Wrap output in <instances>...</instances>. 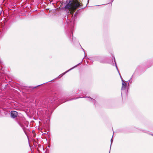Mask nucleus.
Masks as SVG:
<instances>
[{
    "label": "nucleus",
    "instance_id": "obj_1",
    "mask_svg": "<svg viewBox=\"0 0 153 153\" xmlns=\"http://www.w3.org/2000/svg\"><path fill=\"white\" fill-rule=\"evenodd\" d=\"M82 3L79 2L78 0H70L65 6V8L69 10L70 13L73 16L74 13L80 6H82Z\"/></svg>",
    "mask_w": 153,
    "mask_h": 153
},
{
    "label": "nucleus",
    "instance_id": "obj_3",
    "mask_svg": "<svg viewBox=\"0 0 153 153\" xmlns=\"http://www.w3.org/2000/svg\"><path fill=\"white\" fill-rule=\"evenodd\" d=\"M127 86L126 83L124 81L122 82V86L121 88L122 90H124L126 88Z\"/></svg>",
    "mask_w": 153,
    "mask_h": 153
},
{
    "label": "nucleus",
    "instance_id": "obj_4",
    "mask_svg": "<svg viewBox=\"0 0 153 153\" xmlns=\"http://www.w3.org/2000/svg\"><path fill=\"white\" fill-rule=\"evenodd\" d=\"M152 135L153 136V135Z\"/></svg>",
    "mask_w": 153,
    "mask_h": 153
},
{
    "label": "nucleus",
    "instance_id": "obj_2",
    "mask_svg": "<svg viewBox=\"0 0 153 153\" xmlns=\"http://www.w3.org/2000/svg\"><path fill=\"white\" fill-rule=\"evenodd\" d=\"M11 116L13 118H15L18 115V113L15 111H12L11 112Z\"/></svg>",
    "mask_w": 153,
    "mask_h": 153
}]
</instances>
